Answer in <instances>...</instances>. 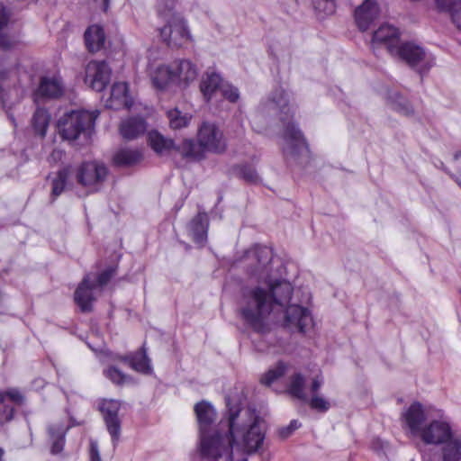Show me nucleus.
Wrapping results in <instances>:
<instances>
[{
    "instance_id": "24",
    "label": "nucleus",
    "mask_w": 461,
    "mask_h": 461,
    "mask_svg": "<svg viewBox=\"0 0 461 461\" xmlns=\"http://www.w3.org/2000/svg\"><path fill=\"white\" fill-rule=\"evenodd\" d=\"M146 122L141 117H131L121 123L120 132L126 140H133L146 131Z\"/></svg>"
},
{
    "instance_id": "23",
    "label": "nucleus",
    "mask_w": 461,
    "mask_h": 461,
    "mask_svg": "<svg viewBox=\"0 0 461 461\" xmlns=\"http://www.w3.org/2000/svg\"><path fill=\"white\" fill-rule=\"evenodd\" d=\"M223 86L221 77L213 71L208 70L203 76L200 89L208 102L218 90H221Z\"/></svg>"
},
{
    "instance_id": "20",
    "label": "nucleus",
    "mask_w": 461,
    "mask_h": 461,
    "mask_svg": "<svg viewBox=\"0 0 461 461\" xmlns=\"http://www.w3.org/2000/svg\"><path fill=\"white\" fill-rule=\"evenodd\" d=\"M402 417L412 435L416 436L420 434L423 429L421 425L426 420V415L423 406L420 402H414L411 403L402 414Z\"/></svg>"
},
{
    "instance_id": "25",
    "label": "nucleus",
    "mask_w": 461,
    "mask_h": 461,
    "mask_svg": "<svg viewBox=\"0 0 461 461\" xmlns=\"http://www.w3.org/2000/svg\"><path fill=\"white\" fill-rule=\"evenodd\" d=\"M119 359L127 363L132 369L143 374H149L151 371L149 359L147 356L144 347L140 351L126 356L120 357Z\"/></svg>"
},
{
    "instance_id": "40",
    "label": "nucleus",
    "mask_w": 461,
    "mask_h": 461,
    "mask_svg": "<svg viewBox=\"0 0 461 461\" xmlns=\"http://www.w3.org/2000/svg\"><path fill=\"white\" fill-rule=\"evenodd\" d=\"M287 370V366L284 362H278L277 365L269 369L262 377L261 384L265 385H271L276 380L285 375Z\"/></svg>"
},
{
    "instance_id": "42",
    "label": "nucleus",
    "mask_w": 461,
    "mask_h": 461,
    "mask_svg": "<svg viewBox=\"0 0 461 461\" xmlns=\"http://www.w3.org/2000/svg\"><path fill=\"white\" fill-rule=\"evenodd\" d=\"M239 177L249 184H258L259 176L251 165H240L236 167Z\"/></svg>"
},
{
    "instance_id": "39",
    "label": "nucleus",
    "mask_w": 461,
    "mask_h": 461,
    "mask_svg": "<svg viewBox=\"0 0 461 461\" xmlns=\"http://www.w3.org/2000/svg\"><path fill=\"white\" fill-rule=\"evenodd\" d=\"M176 3L177 0H157L156 10L158 17L167 20L175 15H181L176 11Z\"/></svg>"
},
{
    "instance_id": "18",
    "label": "nucleus",
    "mask_w": 461,
    "mask_h": 461,
    "mask_svg": "<svg viewBox=\"0 0 461 461\" xmlns=\"http://www.w3.org/2000/svg\"><path fill=\"white\" fill-rule=\"evenodd\" d=\"M174 77L176 84L181 86H187L194 82L198 76V68L189 59H176L173 63Z\"/></svg>"
},
{
    "instance_id": "1",
    "label": "nucleus",
    "mask_w": 461,
    "mask_h": 461,
    "mask_svg": "<svg viewBox=\"0 0 461 461\" xmlns=\"http://www.w3.org/2000/svg\"><path fill=\"white\" fill-rule=\"evenodd\" d=\"M228 408L220 426L226 427L223 437L204 438L202 457L212 461H248L245 454L258 452L265 440V420L252 408H243L230 397L226 398Z\"/></svg>"
},
{
    "instance_id": "46",
    "label": "nucleus",
    "mask_w": 461,
    "mask_h": 461,
    "mask_svg": "<svg viewBox=\"0 0 461 461\" xmlns=\"http://www.w3.org/2000/svg\"><path fill=\"white\" fill-rule=\"evenodd\" d=\"M436 5L439 11L451 14L453 11L461 6V0H436Z\"/></svg>"
},
{
    "instance_id": "13",
    "label": "nucleus",
    "mask_w": 461,
    "mask_h": 461,
    "mask_svg": "<svg viewBox=\"0 0 461 461\" xmlns=\"http://www.w3.org/2000/svg\"><path fill=\"white\" fill-rule=\"evenodd\" d=\"M99 292L95 280L91 274L84 276L74 294V300L83 312L93 310V303L96 300L95 294Z\"/></svg>"
},
{
    "instance_id": "38",
    "label": "nucleus",
    "mask_w": 461,
    "mask_h": 461,
    "mask_svg": "<svg viewBox=\"0 0 461 461\" xmlns=\"http://www.w3.org/2000/svg\"><path fill=\"white\" fill-rule=\"evenodd\" d=\"M167 118L170 127L174 130H179L189 124L192 116L189 113H184L177 108H175L167 112Z\"/></svg>"
},
{
    "instance_id": "33",
    "label": "nucleus",
    "mask_w": 461,
    "mask_h": 461,
    "mask_svg": "<svg viewBox=\"0 0 461 461\" xmlns=\"http://www.w3.org/2000/svg\"><path fill=\"white\" fill-rule=\"evenodd\" d=\"M71 173L70 166L65 167L57 172L56 176L52 180L51 202H54L65 191Z\"/></svg>"
},
{
    "instance_id": "5",
    "label": "nucleus",
    "mask_w": 461,
    "mask_h": 461,
    "mask_svg": "<svg viewBox=\"0 0 461 461\" xmlns=\"http://www.w3.org/2000/svg\"><path fill=\"white\" fill-rule=\"evenodd\" d=\"M272 250L266 246H255L244 252L238 260L243 266L248 275L259 282L269 279L272 275Z\"/></svg>"
},
{
    "instance_id": "16",
    "label": "nucleus",
    "mask_w": 461,
    "mask_h": 461,
    "mask_svg": "<svg viewBox=\"0 0 461 461\" xmlns=\"http://www.w3.org/2000/svg\"><path fill=\"white\" fill-rule=\"evenodd\" d=\"M194 412L196 414L197 420L199 423L201 442L204 438L210 439L214 437H217V435H219L220 437H223V433H221V431H216L213 435L207 436L209 429L211 425L214 422L216 418V411L210 402L206 401H202L196 403L194 406ZM200 452L202 453V443L200 444Z\"/></svg>"
},
{
    "instance_id": "7",
    "label": "nucleus",
    "mask_w": 461,
    "mask_h": 461,
    "mask_svg": "<svg viewBox=\"0 0 461 461\" xmlns=\"http://www.w3.org/2000/svg\"><path fill=\"white\" fill-rule=\"evenodd\" d=\"M166 24L160 29V36L170 48H180L193 41L186 20L182 15L164 20Z\"/></svg>"
},
{
    "instance_id": "44",
    "label": "nucleus",
    "mask_w": 461,
    "mask_h": 461,
    "mask_svg": "<svg viewBox=\"0 0 461 461\" xmlns=\"http://www.w3.org/2000/svg\"><path fill=\"white\" fill-rule=\"evenodd\" d=\"M307 402H309V405L312 409L321 412L327 411L330 407V402L319 394L312 395V397L310 400L308 399Z\"/></svg>"
},
{
    "instance_id": "41",
    "label": "nucleus",
    "mask_w": 461,
    "mask_h": 461,
    "mask_svg": "<svg viewBox=\"0 0 461 461\" xmlns=\"http://www.w3.org/2000/svg\"><path fill=\"white\" fill-rule=\"evenodd\" d=\"M392 108L404 116H411L414 113L411 104L401 95H394L392 100Z\"/></svg>"
},
{
    "instance_id": "15",
    "label": "nucleus",
    "mask_w": 461,
    "mask_h": 461,
    "mask_svg": "<svg viewBox=\"0 0 461 461\" xmlns=\"http://www.w3.org/2000/svg\"><path fill=\"white\" fill-rule=\"evenodd\" d=\"M120 408V402L115 400H104L99 407L114 446L121 435V420L118 417Z\"/></svg>"
},
{
    "instance_id": "56",
    "label": "nucleus",
    "mask_w": 461,
    "mask_h": 461,
    "mask_svg": "<svg viewBox=\"0 0 461 461\" xmlns=\"http://www.w3.org/2000/svg\"><path fill=\"white\" fill-rule=\"evenodd\" d=\"M61 155L62 152L60 150H53L50 156L54 158H59Z\"/></svg>"
},
{
    "instance_id": "45",
    "label": "nucleus",
    "mask_w": 461,
    "mask_h": 461,
    "mask_svg": "<svg viewBox=\"0 0 461 461\" xmlns=\"http://www.w3.org/2000/svg\"><path fill=\"white\" fill-rule=\"evenodd\" d=\"M315 10L324 14H331L335 11L334 0H312Z\"/></svg>"
},
{
    "instance_id": "2",
    "label": "nucleus",
    "mask_w": 461,
    "mask_h": 461,
    "mask_svg": "<svg viewBox=\"0 0 461 461\" xmlns=\"http://www.w3.org/2000/svg\"><path fill=\"white\" fill-rule=\"evenodd\" d=\"M292 285L285 279H269L263 285L246 286L241 291L239 312L246 325L254 331L264 333L267 330V319L274 305L285 306L291 300Z\"/></svg>"
},
{
    "instance_id": "55",
    "label": "nucleus",
    "mask_w": 461,
    "mask_h": 461,
    "mask_svg": "<svg viewBox=\"0 0 461 461\" xmlns=\"http://www.w3.org/2000/svg\"><path fill=\"white\" fill-rule=\"evenodd\" d=\"M6 110V113L8 115V118L9 120L12 122V123L15 126L16 125V122H15V119H14V116L9 112L10 109H5Z\"/></svg>"
},
{
    "instance_id": "31",
    "label": "nucleus",
    "mask_w": 461,
    "mask_h": 461,
    "mask_svg": "<svg viewBox=\"0 0 461 461\" xmlns=\"http://www.w3.org/2000/svg\"><path fill=\"white\" fill-rule=\"evenodd\" d=\"M442 447L443 461H459L461 458V438L454 434L444 442Z\"/></svg>"
},
{
    "instance_id": "58",
    "label": "nucleus",
    "mask_w": 461,
    "mask_h": 461,
    "mask_svg": "<svg viewBox=\"0 0 461 461\" xmlns=\"http://www.w3.org/2000/svg\"><path fill=\"white\" fill-rule=\"evenodd\" d=\"M4 454L5 450L2 447H0V461H3Z\"/></svg>"
},
{
    "instance_id": "11",
    "label": "nucleus",
    "mask_w": 461,
    "mask_h": 461,
    "mask_svg": "<svg viewBox=\"0 0 461 461\" xmlns=\"http://www.w3.org/2000/svg\"><path fill=\"white\" fill-rule=\"evenodd\" d=\"M111 78V68L105 61H90L86 67L85 81L89 86L101 92L109 84Z\"/></svg>"
},
{
    "instance_id": "19",
    "label": "nucleus",
    "mask_w": 461,
    "mask_h": 461,
    "mask_svg": "<svg viewBox=\"0 0 461 461\" xmlns=\"http://www.w3.org/2000/svg\"><path fill=\"white\" fill-rule=\"evenodd\" d=\"M379 6L374 0H366L355 11V20L361 31H366L379 15Z\"/></svg>"
},
{
    "instance_id": "53",
    "label": "nucleus",
    "mask_w": 461,
    "mask_h": 461,
    "mask_svg": "<svg viewBox=\"0 0 461 461\" xmlns=\"http://www.w3.org/2000/svg\"><path fill=\"white\" fill-rule=\"evenodd\" d=\"M90 460L91 461H102L99 449H98V444L95 441L90 442Z\"/></svg>"
},
{
    "instance_id": "57",
    "label": "nucleus",
    "mask_w": 461,
    "mask_h": 461,
    "mask_svg": "<svg viewBox=\"0 0 461 461\" xmlns=\"http://www.w3.org/2000/svg\"><path fill=\"white\" fill-rule=\"evenodd\" d=\"M6 399L5 391H0V403H3Z\"/></svg>"
},
{
    "instance_id": "29",
    "label": "nucleus",
    "mask_w": 461,
    "mask_h": 461,
    "mask_svg": "<svg viewBox=\"0 0 461 461\" xmlns=\"http://www.w3.org/2000/svg\"><path fill=\"white\" fill-rule=\"evenodd\" d=\"M86 46L91 52L100 50L105 41V35L103 28L97 24L89 26L85 32Z\"/></svg>"
},
{
    "instance_id": "12",
    "label": "nucleus",
    "mask_w": 461,
    "mask_h": 461,
    "mask_svg": "<svg viewBox=\"0 0 461 461\" xmlns=\"http://www.w3.org/2000/svg\"><path fill=\"white\" fill-rule=\"evenodd\" d=\"M400 43L398 28L389 23H384L374 32L371 46L374 50L384 47L393 55Z\"/></svg>"
},
{
    "instance_id": "17",
    "label": "nucleus",
    "mask_w": 461,
    "mask_h": 461,
    "mask_svg": "<svg viewBox=\"0 0 461 461\" xmlns=\"http://www.w3.org/2000/svg\"><path fill=\"white\" fill-rule=\"evenodd\" d=\"M425 55L423 48L413 42L406 41L401 42L392 56L414 68L424 59Z\"/></svg>"
},
{
    "instance_id": "4",
    "label": "nucleus",
    "mask_w": 461,
    "mask_h": 461,
    "mask_svg": "<svg viewBox=\"0 0 461 461\" xmlns=\"http://www.w3.org/2000/svg\"><path fill=\"white\" fill-rule=\"evenodd\" d=\"M97 113L87 111H72L59 121V134L62 139L88 143L94 132Z\"/></svg>"
},
{
    "instance_id": "32",
    "label": "nucleus",
    "mask_w": 461,
    "mask_h": 461,
    "mask_svg": "<svg viewBox=\"0 0 461 461\" xmlns=\"http://www.w3.org/2000/svg\"><path fill=\"white\" fill-rule=\"evenodd\" d=\"M305 377L301 373H295L290 376L287 386V393L294 398L302 402H307L308 396L305 393Z\"/></svg>"
},
{
    "instance_id": "43",
    "label": "nucleus",
    "mask_w": 461,
    "mask_h": 461,
    "mask_svg": "<svg viewBox=\"0 0 461 461\" xmlns=\"http://www.w3.org/2000/svg\"><path fill=\"white\" fill-rule=\"evenodd\" d=\"M104 374L105 377H107L113 384L118 385L123 384L124 383H126L128 379V376L123 372H122L120 369L114 366H110L109 368L104 371Z\"/></svg>"
},
{
    "instance_id": "49",
    "label": "nucleus",
    "mask_w": 461,
    "mask_h": 461,
    "mask_svg": "<svg viewBox=\"0 0 461 461\" xmlns=\"http://www.w3.org/2000/svg\"><path fill=\"white\" fill-rule=\"evenodd\" d=\"M15 410L10 405H4L0 408V425L10 422L14 420Z\"/></svg>"
},
{
    "instance_id": "8",
    "label": "nucleus",
    "mask_w": 461,
    "mask_h": 461,
    "mask_svg": "<svg viewBox=\"0 0 461 461\" xmlns=\"http://www.w3.org/2000/svg\"><path fill=\"white\" fill-rule=\"evenodd\" d=\"M107 175V167L97 161L84 162L76 170L77 182L90 192L98 191Z\"/></svg>"
},
{
    "instance_id": "48",
    "label": "nucleus",
    "mask_w": 461,
    "mask_h": 461,
    "mask_svg": "<svg viewBox=\"0 0 461 461\" xmlns=\"http://www.w3.org/2000/svg\"><path fill=\"white\" fill-rule=\"evenodd\" d=\"M6 398L14 403L21 406L25 402V397L18 388H8L5 390Z\"/></svg>"
},
{
    "instance_id": "28",
    "label": "nucleus",
    "mask_w": 461,
    "mask_h": 461,
    "mask_svg": "<svg viewBox=\"0 0 461 461\" xmlns=\"http://www.w3.org/2000/svg\"><path fill=\"white\" fill-rule=\"evenodd\" d=\"M110 106L115 109L121 107H131V102L128 96V85L125 82H117L112 86Z\"/></svg>"
},
{
    "instance_id": "26",
    "label": "nucleus",
    "mask_w": 461,
    "mask_h": 461,
    "mask_svg": "<svg viewBox=\"0 0 461 461\" xmlns=\"http://www.w3.org/2000/svg\"><path fill=\"white\" fill-rule=\"evenodd\" d=\"M11 17V12L5 6L0 4V50L6 52L14 50L19 44V41L3 32L7 26Z\"/></svg>"
},
{
    "instance_id": "52",
    "label": "nucleus",
    "mask_w": 461,
    "mask_h": 461,
    "mask_svg": "<svg viewBox=\"0 0 461 461\" xmlns=\"http://www.w3.org/2000/svg\"><path fill=\"white\" fill-rule=\"evenodd\" d=\"M322 384H323V377L321 375H317L316 376L313 377L312 384H311V387H310V391L312 393V395L318 394L317 393L321 389Z\"/></svg>"
},
{
    "instance_id": "10",
    "label": "nucleus",
    "mask_w": 461,
    "mask_h": 461,
    "mask_svg": "<svg viewBox=\"0 0 461 461\" xmlns=\"http://www.w3.org/2000/svg\"><path fill=\"white\" fill-rule=\"evenodd\" d=\"M456 434L450 424L444 420H434L426 425L419 435L429 445H442Z\"/></svg>"
},
{
    "instance_id": "21",
    "label": "nucleus",
    "mask_w": 461,
    "mask_h": 461,
    "mask_svg": "<svg viewBox=\"0 0 461 461\" xmlns=\"http://www.w3.org/2000/svg\"><path fill=\"white\" fill-rule=\"evenodd\" d=\"M69 427L61 421L53 422L48 425L47 433L49 441L50 442V452L53 455L59 454L63 451L66 434Z\"/></svg>"
},
{
    "instance_id": "22",
    "label": "nucleus",
    "mask_w": 461,
    "mask_h": 461,
    "mask_svg": "<svg viewBox=\"0 0 461 461\" xmlns=\"http://www.w3.org/2000/svg\"><path fill=\"white\" fill-rule=\"evenodd\" d=\"M64 86L59 77H42L35 93V100L39 96L46 98H58L63 94Z\"/></svg>"
},
{
    "instance_id": "50",
    "label": "nucleus",
    "mask_w": 461,
    "mask_h": 461,
    "mask_svg": "<svg viewBox=\"0 0 461 461\" xmlns=\"http://www.w3.org/2000/svg\"><path fill=\"white\" fill-rule=\"evenodd\" d=\"M300 426H301V424L299 423L298 420H291L289 425L279 429L278 433H279L280 438H288L289 436H291V434L294 430H296L298 428H300Z\"/></svg>"
},
{
    "instance_id": "59",
    "label": "nucleus",
    "mask_w": 461,
    "mask_h": 461,
    "mask_svg": "<svg viewBox=\"0 0 461 461\" xmlns=\"http://www.w3.org/2000/svg\"><path fill=\"white\" fill-rule=\"evenodd\" d=\"M459 157H461V152H456L455 155H454V158L456 160Z\"/></svg>"
},
{
    "instance_id": "9",
    "label": "nucleus",
    "mask_w": 461,
    "mask_h": 461,
    "mask_svg": "<svg viewBox=\"0 0 461 461\" xmlns=\"http://www.w3.org/2000/svg\"><path fill=\"white\" fill-rule=\"evenodd\" d=\"M197 140L203 153H222L227 148L223 132L212 122H205L200 126Z\"/></svg>"
},
{
    "instance_id": "54",
    "label": "nucleus",
    "mask_w": 461,
    "mask_h": 461,
    "mask_svg": "<svg viewBox=\"0 0 461 461\" xmlns=\"http://www.w3.org/2000/svg\"><path fill=\"white\" fill-rule=\"evenodd\" d=\"M453 23L461 31V6L450 14Z\"/></svg>"
},
{
    "instance_id": "14",
    "label": "nucleus",
    "mask_w": 461,
    "mask_h": 461,
    "mask_svg": "<svg viewBox=\"0 0 461 461\" xmlns=\"http://www.w3.org/2000/svg\"><path fill=\"white\" fill-rule=\"evenodd\" d=\"M312 324V317L310 311L298 304H290L285 313L284 325L292 332H305V330Z\"/></svg>"
},
{
    "instance_id": "3",
    "label": "nucleus",
    "mask_w": 461,
    "mask_h": 461,
    "mask_svg": "<svg viewBox=\"0 0 461 461\" xmlns=\"http://www.w3.org/2000/svg\"><path fill=\"white\" fill-rule=\"evenodd\" d=\"M272 104L280 110L285 115L281 117L284 122V145L283 153L286 158L298 159L300 157H307L309 154V148L303 132L297 125L292 122L287 121L293 115L292 107L289 106V95L282 87L276 88L270 97Z\"/></svg>"
},
{
    "instance_id": "6",
    "label": "nucleus",
    "mask_w": 461,
    "mask_h": 461,
    "mask_svg": "<svg viewBox=\"0 0 461 461\" xmlns=\"http://www.w3.org/2000/svg\"><path fill=\"white\" fill-rule=\"evenodd\" d=\"M19 65L15 63L0 70V99L5 109H12L24 97V88L20 82Z\"/></svg>"
},
{
    "instance_id": "35",
    "label": "nucleus",
    "mask_w": 461,
    "mask_h": 461,
    "mask_svg": "<svg viewBox=\"0 0 461 461\" xmlns=\"http://www.w3.org/2000/svg\"><path fill=\"white\" fill-rule=\"evenodd\" d=\"M49 113L45 109L38 108L32 118V125L35 134L39 135L41 138H44L49 127Z\"/></svg>"
},
{
    "instance_id": "34",
    "label": "nucleus",
    "mask_w": 461,
    "mask_h": 461,
    "mask_svg": "<svg viewBox=\"0 0 461 461\" xmlns=\"http://www.w3.org/2000/svg\"><path fill=\"white\" fill-rule=\"evenodd\" d=\"M142 155L138 149H122L113 157V162L117 166L130 167L139 163Z\"/></svg>"
},
{
    "instance_id": "36",
    "label": "nucleus",
    "mask_w": 461,
    "mask_h": 461,
    "mask_svg": "<svg viewBox=\"0 0 461 461\" xmlns=\"http://www.w3.org/2000/svg\"><path fill=\"white\" fill-rule=\"evenodd\" d=\"M149 141L150 147L158 154H164L173 149L174 142L171 139H166L158 131L149 133Z\"/></svg>"
},
{
    "instance_id": "27",
    "label": "nucleus",
    "mask_w": 461,
    "mask_h": 461,
    "mask_svg": "<svg viewBox=\"0 0 461 461\" xmlns=\"http://www.w3.org/2000/svg\"><path fill=\"white\" fill-rule=\"evenodd\" d=\"M208 217L205 213H198L190 222L189 230L193 240L203 245L207 239Z\"/></svg>"
},
{
    "instance_id": "51",
    "label": "nucleus",
    "mask_w": 461,
    "mask_h": 461,
    "mask_svg": "<svg viewBox=\"0 0 461 461\" xmlns=\"http://www.w3.org/2000/svg\"><path fill=\"white\" fill-rule=\"evenodd\" d=\"M221 92L222 93L225 98H227L232 103L236 102L239 99V92L238 89L235 87L223 86Z\"/></svg>"
},
{
    "instance_id": "47",
    "label": "nucleus",
    "mask_w": 461,
    "mask_h": 461,
    "mask_svg": "<svg viewBox=\"0 0 461 461\" xmlns=\"http://www.w3.org/2000/svg\"><path fill=\"white\" fill-rule=\"evenodd\" d=\"M113 275L114 269L110 267L108 269H105L102 273L98 274L96 277L92 276V277L95 280V284L97 288L99 289V293L102 292L103 286L110 282Z\"/></svg>"
},
{
    "instance_id": "30",
    "label": "nucleus",
    "mask_w": 461,
    "mask_h": 461,
    "mask_svg": "<svg viewBox=\"0 0 461 461\" xmlns=\"http://www.w3.org/2000/svg\"><path fill=\"white\" fill-rule=\"evenodd\" d=\"M152 81L155 86L159 89L165 88L171 83L176 84L173 65L158 66L152 75Z\"/></svg>"
},
{
    "instance_id": "37",
    "label": "nucleus",
    "mask_w": 461,
    "mask_h": 461,
    "mask_svg": "<svg viewBox=\"0 0 461 461\" xmlns=\"http://www.w3.org/2000/svg\"><path fill=\"white\" fill-rule=\"evenodd\" d=\"M173 149L178 151L184 158L194 159H201L203 158L199 144L197 145L192 140H185L177 146L174 144Z\"/></svg>"
}]
</instances>
